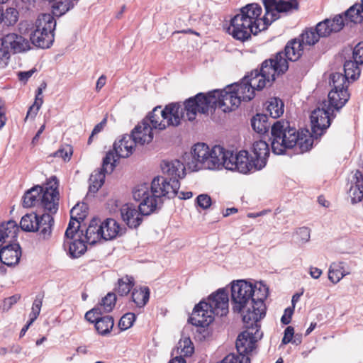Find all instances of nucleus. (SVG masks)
<instances>
[{
	"instance_id": "nucleus-22",
	"label": "nucleus",
	"mask_w": 363,
	"mask_h": 363,
	"mask_svg": "<svg viewBox=\"0 0 363 363\" xmlns=\"http://www.w3.org/2000/svg\"><path fill=\"white\" fill-rule=\"evenodd\" d=\"M129 135L132 137L135 143L139 145L148 144L153 140L152 128L143 120L132 130Z\"/></svg>"
},
{
	"instance_id": "nucleus-24",
	"label": "nucleus",
	"mask_w": 363,
	"mask_h": 363,
	"mask_svg": "<svg viewBox=\"0 0 363 363\" xmlns=\"http://www.w3.org/2000/svg\"><path fill=\"white\" fill-rule=\"evenodd\" d=\"M37 222L38 229L34 230V233H38L40 239L48 240L50 238L55 223L52 216L49 213L38 215Z\"/></svg>"
},
{
	"instance_id": "nucleus-54",
	"label": "nucleus",
	"mask_w": 363,
	"mask_h": 363,
	"mask_svg": "<svg viewBox=\"0 0 363 363\" xmlns=\"http://www.w3.org/2000/svg\"><path fill=\"white\" fill-rule=\"evenodd\" d=\"M135 320V315L133 313H127L124 314L120 319L118 327L121 330L130 328Z\"/></svg>"
},
{
	"instance_id": "nucleus-3",
	"label": "nucleus",
	"mask_w": 363,
	"mask_h": 363,
	"mask_svg": "<svg viewBox=\"0 0 363 363\" xmlns=\"http://www.w3.org/2000/svg\"><path fill=\"white\" fill-rule=\"evenodd\" d=\"M271 146L276 155L284 154L286 149L297 147L299 152L308 151L313 146V138L307 130H298L287 121H277L271 128Z\"/></svg>"
},
{
	"instance_id": "nucleus-44",
	"label": "nucleus",
	"mask_w": 363,
	"mask_h": 363,
	"mask_svg": "<svg viewBox=\"0 0 363 363\" xmlns=\"http://www.w3.org/2000/svg\"><path fill=\"white\" fill-rule=\"evenodd\" d=\"M74 7V4L70 0H59L52 4V13L53 16L60 17Z\"/></svg>"
},
{
	"instance_id": "nucleus-12",
	"label": "nucleus",
	"mask_w": 363,
	"mask_h": 363,
	"mask_svg": "<svg viewBox=\"0 0 363 363\" xmlns=\"http://www.w3.org/2000/svg\"><path fill=\"white\" fill-rule=\"evenodd\" d=\"M58 186L59 182L55 176H52L43 186L38 207L43 210L44 213L52 216L57 211L60 200Z\"/></svg>"
},
{
	"instance_id": "nucleus-17",
	"label": "nucleus",
	"mask_w": 363,
	"mask_h": 363,
	"mask_svg": "<svg viewBox=\"0 0 363 363\" xmlns=\"http://www.w3.org/2000/svg\"><path fill=\"white\" fill-rule=\"evenodd\" d=\"M214 319L212 311L208 308L206 301H201L195 306L189 318V323L201 328L208 326Z\"/></svg>"
},
{
	"instance_id": "nucleus-49",
	"label": "nucleus",
	"mask_w": 363,
	"mask_h": 363,
	"mask_svg": "<svg viewBox=\"0 0 363 363\" xmlns=\"http://www.w3.org/2000/svg\"><path fill=\"white\" fill-rule=\"evenodd\" d=\"M116 296L114 293H108L107 295L101 299V303L97 305L101 307V310L104 313H108L113 310L116 305Z\"/></svg>"
},
{
	"instance_id": "nucleus-51",
	"label": "nucleus",
	"mask_w": 363,
	"mask_h": 363,
	"mask_svg": "<svg viewBox=\"0 0 363 363\" xmlns=\"http://www.w3.org/2000/svg\"><path fill=\"white\" fill-rule=\"evenodd\" d=\"M72 218L83 220L87 216V206L85 203H77L70 211Z\"/></svg>"
},
{
	"instance_id": "nucleus-64",
	"label": "nucleus",
	"mask_w": 363,
	"mask_h": 363,
	"mask_svg": "<svg viewBox=\"0 0 363 363\" xmlns=\"http://www.w3.org/2000/svg\"><path fill=\"white\" fill-rule=\"evenodd\" d=\"M297 234L301 236V239L303 242H307L310 239V229L307 227L300 228L297 231Z\"/></svg>"
},
{
	"instance_id": "nucleus-37",
	"label": "nucleus",
	"mask_w": 363,
	"mask_h": 363,
	"mask_svg": "<svg viewBox=\"0 0 363 363\" xmlns=\"http://www.w3.org/2000/svg\"><path fill=\"white\" fill-rule=\"evenodd\" d=\"M43 191V186H35L27 191L23 197V206L25 208H31L39 205L40 193Z\"/></svg>"
},
{
	"instance_id": "nucleus-10",
	"label": "nucleus",
	"mask_w": 363,
	"mask_h": 363,
	"mask_svg": "<svg viewBox=\"0 0 363 363\" xmlns=\"http://www.w3.org/2000/svg\"><path fill=\"white\" fill-rule=\"evenodd\" d=\"M230 297L233 311L242 313L243 317L247 308H252L253 285L245 280L233 281L231 285Z\"/></svg>"
},
{
	"instance_id": "nucleus-18",
	"label": "nucleus",
	"mask_w": 363,
	"mask_h": 363,
	"mask_svg": "<svg viewBox=\"0 0 363 363\" xmlns=\"http://www.w3.org/2000/svg\"><path fill=\"white\" fill-rule=\"evenodd\" d=\"M140 206L141 202L138 207L133 203H125L120 209L123 220L130 228H138L143 221V216L149 215L143 213Z\"/></svg>"
},
{
	"instance_id": "nucleus-45",
	"label": "nucleus",
	"mask_w": 363,
	"mask_h": 363,
	"mask_svg": "<svg viewBox=\"0 0 363 363\" xmlns=\"http://www.w3.org/2000/svg\"><path fill=\"white\" fill-rule=\"evenodd\" d=\"M134 286V279L128 275L118 280L116 291L119 296H126L129 294Z\"/></svg>"
},
{
	"instance_id": "nucleus-16",
	"label": "nucleus",
	"mask_w": 363,
	"mask_h": 363,
	"mask_svg": "<svg viewBox=\"0 0 363 363\" xmlns=\"http://www.w3.org/2000/svg\"><path fill=\"white\" fill-rule=\"evenodd\" d=\"M206 304L213 315L220 317L226 315L229 311L228 292L223 289H218L208 296Z\"/></svg>"
},
{
	"instance_id": "nucleus-39",
	"label": "nucleus",
	"mask_w": 363,
	"mask_h": 363,
	"mask_svg": "<svg viewBox=\"0 0 363 363\" xmlns=\"http://www.w3.org/2000/svg\"><path fill=\"white\" fill-rule=\"evenodd\" d=\"M251 125L254 130L260 134L266 133L272 128L267 114L257 113L252 118Z\"/></svg>"
},
{
	"instance_id": "nucleus-41",
	"label": "nucleus",
	"mask_w": 363,
	"mask_h": 363,
	"mask_svg": "<svg viewBox=\"0 0 363 363\" xmlns=\"http://www.w3.org/2000/svg\"><path fill=\"white\" fill-rule=\"evenodd\" d=\"M284 103L278 98H272L267 103L266 111L272 118H279L284 113Z\"/></svg>"
},
{
	"instance_id": "nucleus-27",
	"label": "nucleus",
	"mask_w": 363,
	"mask_h": 363,
	"mask_svg": "<svg viewBox=\"0 0 363 363\" xmlns=\"http://www.w3.org/2000/svg\"><path fill=\"white\" fill-rule=\"evenodd\" d=\"M254 157L258 168L262 169L267 163V159L269 155V145L264 140L255 141L252 146Z\"/></svg>"
},
{
	"instance_id": "nucleus-20",
	"label": "nucleus",
	"mask_w": 363,
	"mask_h": 363,
	"mask_svg": "<svg viewBox=\"0 0 363 363\" xmlns=\"http://www.w3.org/2000/svg\"><path fill=\"white\" fill-rule=\"evenodd\" d=\"M344 26L343 16L337 15L333 19H325L320 22L314 30L320 38V37H327L332 33L339 32Z\"/></svg>"
},
{
	"instance_id": "nucleus-58",
	"label": "nucleus",
	"mask_w": 363,
	"mask_h": 363,
	"mask_svg": "<svg viewBox=\"0 0 363 363\" xmlns=\"http://www.w3.org/2000/svg\"><path fill=\"white\" fill-rule=\"evenodd\" d=\"M349 195L351 198V202L353 204L357 203L363 199V191L361 190V188L357 186V185L350 188Z\"/></svg>"
},
{
	"instance_id": "nucleus-52",
	"label": "nucleus",
	"mask_w": 363,
	"mask_h": 363,
	"mask_svg": "<svg viewBox=\"0 0 363 363\" xmlns=\"http://www.w3.org/2000/svg\"><path fill=\"white\" fill-rule=\"evenodd\" d=\"M217 363H250V359L248 356L235 355L229 354L225 356L220 362Z\"/></svg>"
},
{
	"instance_id": "nucleus-29",
	"label": "nucleus",
	"mask_w": 363,
	"mask_h": 363,
	"mask_svg": "<svg viewBox=\"0 0 363 363\" xmlns=\"http://www.w3.org/2000/svg\"><path fill=\"white\" fill-rule=\"evenodd\" d=\"M84 237L86 241L91 245L103 239L101 220L97 218H93L90 221Z\"/></svg>"
},
{
	"instance_id": "nucleus-23",
	"label": "nucleus",
	"mask_w": 363,
	"mask_h": 363,
	"mask_svg": "<svg viewBox=\"0 0 363 363\" xmlns=\"http://www.w3.org/2000/svg\"><path fill=\"white\" fill-rule=\"evenodd\" d=\"M21 256V247L18 244H10L0 247V261L5 265L13 266L18 263Z\"/></svg>"
},
{
	"instance_id": "nucleus-36",
	"label": "nucleus",
	"mask_w": 363,
	"mask_h": 363,
	"mask_svg": "<svg viewBox=\"0 0 363 363\" xmlns=\"http://www.w3.org/2000/svg\"><path fill=\"white\" fill-rule=\"evenodd\" d=\"M18 231L19 227L13 220L0 223V242L7 238H16Z\"/></svg>"
},
{
	"instance_id": "nucleus-38",
	"label": "nucleus",
	"mask_w": 363,
	"mask_h": 363,
	"mask_svg": "<svg viewBox=\"0 0 363 363\" xmlns=\"http://www.w3.org/2000/svg\"><path fill=\"white\" fill-rule=\"evenodd\" d=\"M345 270L344 262H333L328 269V279L333 284L338 283L344 277L349 274Z\"/></svg>"
},
{
	"instance_id": "nucleus-32",
	"label": "nucleus",
	"mask_w": 363,
	"mask_h": 363,
	"mask_svg": "<svg viewBox=\"0 0 363 363\" xmlns=\"http://www.w3.org/2000/svg\"><path fill=\"white\" fill-rule=\"evenodd\" d=\"M103 240H111L116 238L120 233L121 227L113 218H106L101 222Z\"/></svg>"
},
{
	"instance_id": "nucleus-25",
	"label": "nucleus",
	"mask_w": 363,
	"mask_h": 363,
	"mask_svg": "<svg viewBox=\"0 0 363 363\" xmlns=\"http://www.w3.org/2000/svg\"><path fill=\"white\" fill-rule=\"evenodd\" d=\"M161 167L163 173L169 177L170 179H177L179 181L186 175L185 165L179 160L164 161Z\"/></svg>"
},
{
	"instance_id": "nucleus-13",
	"label": "nucleus",
	"mask_w": 363,
	"mask_h": 363,
	"mask_svg": "<svg viewBox=\"0 0 363 363\" xmlns=\"http://www.w3.org/2000/svg\"><path fill=\"white\" fill-rule=\"evenodd\" d=\"M333 109L327 105V101H323L314 109L310 116L312 138L322 136L331 123L330 115Z\"/></svg>"
},
{
	"instance_id": "nucleus-15",
	"label": "nucleus",
	"mask_w": 363,
	"mask_h": 363,
	"mask_svg": "<svg viewBox=\"0 0 363 363\" xmlns=\"http://www.w3.org/2000/svg\"><path fill=\"white\" fill-rule=\"evenodd\" d=\"M247 330L241 333L236 340V348L240 355L247 356L255 349L259 337L260 325L259 323L250 325L244 323Z\"/></svg>"
},
{
	"instance_id": "nucleus-42",
	"label": "nucleus",
	"mask_w": 363,
	"mask_h": 363,
	"mask_svg": "<svg viewBox=\"0 0 363 363\" xmlns=\"http://www.w3.org/2000/svg\"><path fill=\"white\" fill-rule=\"evenodd\" d=\"M37 217L36 213H30L24 215L20 221L21 228L26 232H33L37 230Z\"/></svg>"
},
{
	"instance_id": "nucleus-63",
	"label": "nucleus",
	"mask_w": 363,
	"mask_h": 363,
	"mask_svg": "<svg viewBox=\"0 0 363 363\" xmlns=\"http://www.w3.org/2000/svg\"><path fill=\"white\" fill-rule=\"evenodd\" d=\"M294 311V307H289L285 309L284 313L281 318V321L283 324L288 325L290 323Z\"/></svg>"
},
{
	"instance_id": "nucleus-55",
	"label": "nucleus",
	"mask_w": 363,
	"mask_h": 363,
	"mask_svg": "<svg viewBox=\"0 0 363 363\" xmlns=\"http://www.w3.org/2000/svg\"><path fill=\"white\" fill-rule=\"evenodd\" d=\"M10 57V51H9V47L4 43L3 38H0V67H5L8 60Z\"/></svg>"
},
{
	"instance_id": "nucleus-62",
	"label": "nucleus",
	"mask_w": 363,
	"mask_h": 363,
	"mask_svg": "<svg viewBox=\"0 0 363 363\" xmlns=\"http://www.w3.org/2000/svg\"><path fill=\"white\" fill-rule=\"evenodd\" d=\"M294 335V329L292 326H288L284 330V335L282 338L281 342L286 345L292 341Z\"/></svg>"
},
{
	"instance_id": "nucleus-40",
	"label": "nucleus",
	"mask_w": 363,
	"mask_h": 363,
	"mask_svg": "<svg viewBox=\"0 0 363 363\" xmlns=\"http://www.w3.org/2000/svg\"><path fill=\"white\" fill-rule=\"evenodd\" d=\"M114 325V320L111 315L102 316L95 323V329L101 335L109 334Z\"/></svg>"
},
{
	"instance_id": "nucleus-31",
	"label": "nucleus",
	"mask_w": 363,
	"mask_h": 363,
	"mask_svg": "<svg viewBox=\"0 0 363 363\" xmlns=\"http://www.w3.org/2000/svg\"><path fill=\"white\" fill-rule=\"evenodd\" d=\"M194 352V347L190 337H182L172 352V357H190Z\"/></svg>"
},
{
	"instance_id": "nucleus-57",
	"label": "nucleus",
	"mask_w": 363,
	"mask_h": 363,
	"mask_svg": "<svg viewBox=\"0 0 363 363\" xmlns=\"http://www.w3.org/2000/svg\"><path fill=\"white\" fill-rule=\"evenodd\" d=\"M104 312L101 310V307L97 306L91 310L87 311L85 314V319L90 323H96L97 320H99L102 316Z\"/></svg>"
},
{
	"instance_id": "nucleus-35",
	"label": "nucleus",
	"mask_w": 363,
	"mask_h": 363,
	"mask_svg": "<svg viewBox=\"0 0 363 363\" xmlns=\"http://www.w3.org/2000/svg\"><path fill=\"white\" fill-rule=\"evenodd\" d=\"M150 289L147 286L135 288L131 293V301L138 308H143L150 298Z\"/></svg>"
},
{
	"instance_id": "nucleus-61",
	"label": "nucleus",
	"mask_w": 363,
	"mask_h": 363,
	"mask_svg": "<svg viewBox=\"0 0 363 363\" xmlns=\"http://www.w3.org/2000/svg\"><path fill=\"white\" fill-rule=\"evenodd\" d=\"M353 58L357 63L363 64V42L356 45L353 49Z\"/></svg>"
},
{
	"instance_id": "nucleus-43",
	"label": "nucleus",
	"mask_w": 363,
	"mask_h": 363,
	"mask_svg": "<svg viewBox=\"0 0 363 363\" xmlns=\"http://www.w3.org/2000/svg\"><path fill=\"white\" fill-rule=\"evenodd\" d=\"M105 173L102 167L101 171H94L89 177V190L92 192H96L101 187L105 180ZM110 174L111 172H108Z\"/></svg>"
},
{
	"instance_id": "nucleus-8",
	"label": "nucleus",
	"mask_w": 363,
	"mask_h": 363,
	"mask_svg": "<svg viewBox=\"0 0 363 363\" xmlns=\"http://www.w3.org/2000/svg\"><path fill=\"white\" fill-rule=\"evenodd\" d=\"M56 21L50 13L40 15L36 21V29L30 34L32 43L40 48H50L55 39Z\"/></svg>"
},
{
	"instance_id": "nucleus-34",
	"label": "nucleus",
	"mask_w": 363,
	"mask_h": 363,
	"mask_svg": "<svg viewBox=\"0 0 363 363\" xmlns=\"http://www.w3.org/2000/svg\"><path fill=\"white\" fill-rule=\"evenodd\" d=\"M19 18L18 11L13 7L0 10V26L2 28L13 26Z\"/></svg>"
},
{
	"instance_id": "nucleus-9",
	"label": "nucleus",
	"mask_w": 363,
	"mask_h": 363,
	"mask_svg": "<svg viewBox=\"0 0 363 363\" xmlns=\"http://www.w3.org/2000/svg\"><path fill=\"white\" fill-rule=\"evenodd\" d=\"M137 144L128 134L116 140L113 145V150H109L103 159V168L106 172H112L119 158H128L135 150Z\"/></svg>"
},
{
	"instance_id": "nucleus-53",
	"label": "nucleus",
	"mask_w": 363,
	"mask_h": 363,
	"mask_svg": "<svg viewBox=\"0 0 363 363\" xmlns=\"http://www.w3.org/2000/svg\"><path fill=\"white\" fill-rule=\"evenodd\" d=\"M43 294H38L36 296L32 306L31 312L29 314L30 318H33L34 320H35L41 310V307L43 305Z\"/></svg>"
},
{
	"instance_id": "nucleus-48",
	"label": "nucleus",
	"mask_w": 363,
	"mask_h": 363,
	"mask_svg": "<svg viewBox=\"0 0 363 363\" xmlns=\"http://www.w3.org/2000/svg\"><path fill=\"white\" fill-rule=\"evenodd\" d=\"M298 39L305 47L306 45L311 46L315 45L319 40V37L314 29L310 28L306 30Z\"/></svg>"
},
{
	"instance_id": "nucleus-46",
	"label": "nucleus",
	"mask_w": 363,
	"mask_h": 363,
	"mask_svg": "<svg viewBox=\"0 0 363 363\" xmlns=\"http://www.w3.org/2000/svg\"><path fill=\"white\" fill-rule=\"evenodd\" d=\"M330 85L333 86L331 91L347 90L348 79L340 73H334L331 75Z\"/></svg>"
},
{
	"instance_id": "nucleus-7",
	"label": "nucleus",
	"mask_w": 363,
	"mask_h": 363,
	"mask_svg": "<svg viewBox=\"0 0 363 363\" xmlns=\"http://www.w3.org/2000/svg\"><path fill=\"white\" fill-rule=\"evenodd\" d=\"M161 106L155 107L152 111L143 120L152 129L162 130L169 126L177 127L180 125L184 117L186 111L184 104L183 106L179 102L170 103L162 110Z\"/></svg>"
},
{
	"instance_id": "nucleus-21",
	"label": "nucleus",
	"mask_w": 363,
	"mask_h": 363,
	"mask_svg": "<svg viewBox=\"0 0 363 363\" xmlns=\"http://www.w3.org/2000/svg\"><path fill=\"white\" fill-rule=\"evenodd\" d=\"M304 48L303 43L298 38H294L286 43L284 51L278 52L274 55L280 54L281 59L286 61V65L289 67L288 62H295L299 60L303 53Z\"/></svg>"
},
{
	"instance_id": "nucleus-56",
	"label": "nucleus",
	"mask_w": 363,
	"mask_h": 363,
	"mask_svg": "<svg viewBox=\"0 0 363 363\" xmlns=\"http://www.w3.org/2000/svg\"><path fill=\"white\" fill-rule=\"evenodd\" d=\"M72 153L73 150L72 146L65 145L64 147H60L59 150L55 152L52 156L55 157H60L65 162H66L70 160Z\"/></svg>"
},
{
	"instance_id": "nucleus-47",
	"label": "nucleus",
	"mask_w": 363,
	"mask_h": 363,
	"mask_svg": "<svg viewBox=\"0 0 363 363\" xmlns=\"http://www.w3.org/2000/svg\"><path fill=\"white\" fill-rule=\"evenodd\" d=\"M359 63H357L355 60H348L346 61L344 64V76L347 77V78L354 80L359 77L360 74V69L359 67Z\"/></svg>"
},
{
	"instance_id": "nucleus-60",
	"label": "nucleus",
	"mask_w": 363,
	"mask_h": 363,
	"mask_svg": "<svg viewBox=\"0 0 363 363\" xmlns=\"http://www.w3.org/2000/svg\"><path fill=\"white\" fill-rule=\"evenodd\" d=\"M21 298L20 294H14L10 297L4 298L3 301L2 308L4 311H9L11 307L16 304Z\"/></svg>"
},
{
	"instance_id": "nucleus-5",
	"label": "nucleus",
	"mask_w": 363,
	"mask_h": 363,
	"mask_svg": "<svg viewBox=\"0 0 363 363\" xmlns=\"http://www.w3.org/2000/svg\"><path fill=\"white\" fill-rule=\"evenodd\" d=\"M163 184V189L156 190V196H152L150 193L147 184H142L137 186L133 191V196L135 201H141L140 209L143 213L151 214L155 211L157 205V200L162 196L174 198L178 193L180 187V182L177 179H167L164 177H156V184L158 182Z\"/></svg>"
},
{
	"instance_id": "nucleus-2",
	"label": "nucleus",
	"mask_w": 363,
	"mask_h": 363,
	"mask_svg": "<svg viewBox=\"0 0 363 363\" xmlns=\"http://www.w3.org/2000/svg\"><path fill=\"white\" fill-rule=\"evenodd\" d=\"M240 98L234 90L229 89V85L223 90L215 89L206 94L200 92L184 101V108L187 119H196L197 113H208L216 107L223 108L225 112L235 110L240 105Z\"/></svg>"
},
{
	"instance_id": "nucleus-28",
	"label": "nucleus",
	"mask_w": 363,
	"mask_h": 363,
	"mask_svg": "<svg viewBox=\"0 0 363 363\" xmlns=\"http://www.w3.org/2000/svg\"><path fill=\"white\" fill-rule=\"evenodd\" d=\"M229 89L234 90L240 101H250L255 96V91L244 77L239 83L229 85Z\"/></svg>"
},
{
	"instance_id": "nucleus-1",
	"label": "nucleus",
	"mask_w": 363,
	"mask_h": 363,
	"mask_svg": "<svg viewBox=\"0 0 363 363\" xmlns=\"http://www.w3.org/2000/svg\"><path fill=\"white\" fill-rule=\"evenodd\" d=\"M186 166L191 171L200 169H226L247 174L251 171L259 170L253 157L250 159L248 152L241 150L234 155L220 145L210 148L203 143L195 144L189 153L183 155Z\"/></svg>"
},
{
	"instance_id": "nucleus-6",
	"label": "nucleus",
	"mask_w": 363,
	"mask_h": 363,
	"mask_svg": "<svg viewBox=\"0 0 363 363\" xmlns=\"http://www.w3.org/2000/svg\"><path fill=\"white\" fill-rule=\"evenodd\" d=\"M288 70L286 61L281 59L280 54L273 55L262 62L259 69L252 70L244 77L255 90L260 91L270 86L276 78Z\"/></svg>"
},
{
	"instance_id": "nucleus-30",
	"label": "nucleus",
	"mask_w": 363,
	"mask_h": 363,
	"mask_svg": "<svg viewBox=\"0 0 363 363\" xmlns=\"http://www.w3.org/2000/svg\"><path fill=\"white\" fill-rule=\"evenodd\" d=\"M328 101L327 105L330 107L334 111L335 109L338 110L341 108L346 102L349 100L350 94L347 90L340 91H330L328 93Z\"/></svg>"
},
{
	"instance_id": "nucleus-33",
	"label": "nucleus",
	"mask_w": 363,
	"mask_h": 363,
	"mask_svg": "<svg viewBox=\"0 0 363 363\" xmlns=\"http://www.w3.org/2000/svg\"><path fill=\"white\" fill-rule=\"evenodd\" d=\"M344 23H354L355 24L360 23L363 21V0L360 4H355L350 7L344 13Z\"/></svg>"
},
{
	"instance_id": "nucleus-4",
	"label": "nucleus",
	"mask_w": 363,
	"mask_h": 363,
	"mask_svg": "<svg viewBox=\"0 0 363 363\" xmlns=\"http://www.w3.org/2000/svg\"><path fill=\"white\" fill-rule=\"evenodd\" d=\"M262 9L256 3L248 4L240 9L239 13L230 20L228 31L232 37L244 42L251 38L252 34L257 35L267 29L269 23L261 18Z\"/></svg>"
},
{
	"instance_id": "nucleus-59",
	"label": "nucleus",
	"mask_w": 363,
	"mask_h": 363,
	"mask_svg": "<svg viewBox=\"0 0 363 363\" xmlns=\"http://www.w3.org/2000/svg\"><path fill=\"white\" fill-rule=\"evenodd\" d=\"M196 204L203 209H207L211 206V198L207 194H200L196 197Z\"/></svg>"
},
{
	"instance_id": "nucleus-19",
	"label": "nucleus",
	"mask_w": 363,
	"mask_h": 363,
	"mask_svg": "<svg viewBox=\"0 0 363 363\" xmlns=\"http://www.w3.org/2000/svg\"><path fill=\"white\" fill-rule=\"evenodd\" d=\"M83 237L84 234L82 230L81 233H77L74 238H65L64 247L65 250L68 249L69 256L72 258H78L86 252L87 250L86 243L88 242Z\"/></svg>"
},
{
	"instance_id": "nucleus-26",
	"label": "nucleus",
	"mask_w": 363,
	"mask_h": 363,
	"mask_svg": "<svg viewBox=\"0 0 363 363\" xmlns=\"http://www.w3.org/2000/svg\"><path fill=\"white\" fill-rule=\"evenodd\" d=\"M3 40L9 47V51L11 50L14 53L26 51L30 47L29 42L25 38L16 33H9Z\"/></svg>"
},
{
	"instance_id": "nucleus-11",
	"label": "nucleus",
	"mask_w": 363,
	"mask_h": 363,
	"mask_svg": "<svg viewBox=\"0 0 363 363\" xmlns=\"http://www.w3.org/2000/svg\"><path fill=\"white\" fill-rule=\"evenodd\" d=\"M268 288L266 285L260 284L259 286L253 285V297L252 298V308H247L243 315V322L250 325L259 323L266 314L264 301L268 296Z\"/></svg>"
},
{
	"instance_id": "nucleus-14",
	"label": "nucleus",
	"mask_w": 363,
	"mask_h": 363,
	"mask_svg": "<svg viewBox=\"0 0 363 363\" xmlns=\"http://www.w3.org/2000/svg\"><path fill=\"white\" fill-rule=\"evenodd\" d=\"M265 9L264 20L270 26L280 18V13H287L298 9V0H262Z\"/></svg>"
},
{
	"instance_id": "nucleus-50",
	"label": "nucleus",
	"mask_w": 363,
	"mask_h": 363,
	"mask_svg": "<svg viewBox=\"0 0 363 363\" xmlns=\"http://www.w3.org/2000/svg\"><path fill=\"white\" fill-rule=\"evenodd\" d=\"M80 220H78L76 218H72L71 217L68 227L65 233V238H74V235H77V233H81L79 230L80 227Z\"/></svg>"
}]
</instances>
